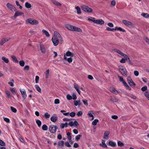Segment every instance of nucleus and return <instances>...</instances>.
<instances>
[{
    "instance_id": "4be33fe9",
    "label": "nucleus",
    "mask_w": 149,
    "mask_h": 149,
    "mask_svg": "<svg viewBox=\"0 0 149 149\" xmlns=\"http://www.w3.org/2000/svg\"><path fill=\"white\" fill-rule=\"evenodd\" d=\"M109 90L111 92L117 95L118 93V91L114 88H111Z\"/></svg>"
},
{
    "instance_id": "4c0bfd02",
    "label": "nucleus",
    "mask_w": 149,
    "mask_h": 149,
    "mask_svg": "<svg viewBox=\"0 0 149 149\" xmlns=\"http://www.w3.org/2000/svg\"><path fill=\"white\" fill-rule=\"evenodd\" d=\"M2 59L6 63H8L9 62V60L8 58L3 56L2 58Z\"/></svg>"
},
{
    "instance_id": "4468645a",
    "label": "nucleus",
    "mask_w": 149,
    "mask_h": 149,
    "mask_svg": "<svg viewBox=\"0 0 149 149\" xmlns=\"http://www.w3.org/2000/svg\"><path fill=\"white\" fill-rule=\"evenodd\" d=\"M74 87L78 92L79 95H80L81 91L79 90V87L77 84L75 83L74 84Z\"/></svg>"
},
{
    "instance_id": "338daca9",
    "label": "nucleus",
    "mask_w": 149,
    "mask_h": 149,
    "mask_svg": "<svg viewBox=\"0 0 149 149\" xmlns=\"http://www.w3.org/2000/svg\"><path fill=\"white\" fill-rule=\"evenodd\" d=\"M39 79V77L38 76H36L35 81H36V83L37 84L38 83Z\"/></svg>"
},
{
    "instance_id": "6ab92c4d",
    "label": "nucleus",
    "mask_w": 149,
    "mask_h": 149,
    "mask_svg": "<svg viewBox=\"0 0 149 149\" xmlns=\"http://www.w3.org/2000/svg\"><path fill=\"white\" fill-rule=\"evenodd\" d=\"M23 14L24 13L22 12L16 11L14 17L15 18H16L17 16L21 15Z\"/></svg>"
},
{
    "instance_id": "0eeeda50",
    "label": "nucleus",
    "mask_w": 149,
    "mask_h": 149,
    "mask_svg": "<svg viewBox=\"0 0 149 149\" xmlns=\"http://www.w3.org/2000/svg\"><path fill=\"white\" fill-rule=\"evenodd\" d=\"M6 6L8 8L10 9L12 11H16L17 10L15 7L10 3H7L6 4Z\"/></svg>"
},
{
    "instance_id": "e2e57ef3",
    "label": "nucleus",
    "mask_w": 149,
    "mask_h": 149,
    "mask_svg": "<svg viewBox=\"0 0 149 149\" xmlns=\"http://www.w3.org/2000/svg\"><path fill=\"white\" fill-rule=\"evenodd\" d=\"M75 113L74 112H72L70 113H69V115L70 116L72 117H74L75 115Z\"/></svg>"
},
{
    "instance_id": "e433bc0d",
    "label": "nucleus",
    "mask_w": 149,
    "mask_h": 149,
    "mask_svg": "<svg viewBox=\"0 0 149 149\" xmlns=\"http://www.w3.org/2000/svg\"><path fill=\"white\" fill-rule=\"evenodd\" d=\"M49 69H48L46 71V72L45 73V78L48 79L49 77Z\"/></svg>"
},
{
    "instance_id": "39448f33",
    "label": "nucleus",
    "mask_w": 149,
    "mask_h": 149,
    "mask_svg": "<svg viewBox=\"0 0 149 149\" xmlns=\"http://www.w3.org/2000/svg\"><path fill=\"white\" fill-rule=\"evenodd\" d=\"M81 8L82 10L85 12L91 13L93 11V10L91 8L86 6L83 5L81 6Z\"/></svg>"
},
{
    "instance_id": "bf43d9fd",
    "label": "nucleus",
    "mask_w": 149,
    "mask_h": 149,
    "mask_svg": "<svg viewBox=\"0 0 149 149\" xmlns=\"http://www.w3.org/2000/svg\"><path fill=\"white\" fill-rule=\"evenodd\" d=\"M10 109L14 113H16L17 111L16 109L13 107H10Z\"/></svg>"
},
{
    "instance_id": "79ce46f5",
    "label": "nucleus",
    "mask_w": 149,
    "mask_h": 149,
    "mask_svg": "<svg viewBox=\"0 0 149 149\" xmlns=\"http://www.w3.org/2000/svg\"><path fill=\"white\" fill-rule=\"evenodd\" d=\"M61 112L63 113V115L65 116H68L69 115V113H65V111L64 110H61Z\"/></svg>"
},
{
    "instance_id": "a18cd8bd",
    "label": "nucleus",
    "mask_w": 149,
    "mask_h": 149,
    "mask_svg": "<svg viewBox=\"0 0 149 149\" xmlns=\"http://www.w3.org/2000/svg\"><path fill=\"white\" fill-rule=\"evenodd\" d=\"M44 116L47 119L49 118L50 116V115L48 113L46 112L45 113Z\"/></svg>"
},
{
    "instance_id": "c756f323",
    "label": "nucleus",
    "mask_w": 149,
    "mask_h": 149,
    "mask_svg": "<svg viewBox=\"0 0 149 149\" xmlns=\"http://www.w3.org/2000/svg\"><path fill=\"white\" fill-rule=\"evenodd\" d=\"M73 26L68 24L65 25V27L68 30L71 31H72Z\"/></svg>"
},
{
    "instance_id": "58836bf2",
    "label": "nucleus",
    "mask_w": 149,
    "mask_h": 149,
    "mask_svg": "<svg viewBox=\"0 0 149 149\" xmlns=\"http://www.w3.org/2000/svg\"><path fill=\"white\" fill-rule=\"evenodd\" d=\"M64 142L63 141H60L58 143V146H62L64 145Z\"/></svg>"
},
{
    "instance_id": "0e129e2a",
    "label": "nucleus",
    "mask_w": 149,
    "mask_h": 149,
    "mask_svg": "<svg viewBox=\"0 0 149 149\" xmlns=\"http://www.w3.org/2000/svg\"><path fill=\"white\" fill-rule=\"evenodd\" d=\"M147 87L146 86H144L141 88V90L143 91H145L147 89Z\"/></svg>"
},
{
    "instance_id": "5fc2aeb1",
    "label": "nucleus",
    "mask_w": 149,
    "mask_h": 149,
    "mask_svg": "<svg viewBox=\"0 0 149 149\" xmlns=\"http://www.w3.org/2000/svg\"><path fill=\"white\" fill-rule=\"evenodd\" d=\"M72 99L74 100H76L77 98L76 94L75 93H73L72 95Z\"/></svg>"
},
{
    "instance_id": "20e7f679",
    "label": "nucleus",
    "mask_w": 149,
    "mask_h": 149,
    "mask_svg": "<svg viewBox=\"0 0 149 149\" xmlns=\"http://www.w3.org/2000/svg\"><path fill=\"white\" fill-rule=\"evenodd\" d=\"M58 129V127L57 126H54L53 125H51L49 127V130L52 133H54L56 132Z\"/></svg>"
},
{
    "instance_id": "69168bd1",
    "label": "nucleus",
    "mask_w": 149,
    "mask_h": 149,
    "mask_svg": "<svg viewBox=\"0 0 149 149\" xmlns=\"http://www.w3.org/2000/svg\"><path fill=\"white\" fill-rule=\"evenodd\" d=\"M3 118L4 120L6 122L8 123H9L10 122V120L9 118L5 117H3Z\"/></svg>"
},
{
    "instance_id": "393cba45",
    "label": "nucleus",
    "mask_w": 149,
    "mask_h": 149,
    "mask_svg": "<svg viewBox=\"0 0 149 149\" xmlns=\"http://www.w3.org/2000/svg\"><path fill=\"white\" fill-rule=\"evenodd\" d=\"M117 30L123 32H125V29H123L120 27H116L115 28V31Z\"/></svg>"
},
{
    "instance_id": "423d86ee",
    "label": "nucleus",
    "mask_w": 149,
    "mask_h": 149,
    "mask_svg": "<svg viewBox=\"0 0 149 149\" xmlns=\"http://www.w3.org/2000/svg\"><path fill=\"white\" fill-rule=\"evenodd\" d=\"M122 22L124 24L127 26L132 27L133 26L132 23L128 20L123 19V20Z\"/></svg>"
},
{
    "instance_id": "7c9ffc66",
    "label": "nucleus",
    "mask_w": 149,
    "mask_h": 149,
    "mask_svg": "<svg viewBox=\"0 0 149 149\" xmlns=\"http://www.w3.org/2000/svg\"><path fill=\"white\" fill-rule=\"evenodd\" d=\"M126 58V61H127L128 64L131 65H133V63L131 61L129 56H127Z\"/></svg>"
},
{
    "instance_id": "dca6fc26",
    "label": "nucleus",
    "mask_w": 149,
    "mask_h": 149,
    "mask_svg": "<svg viewBox=\"0 0 149 149\" xmlns=\"http://www.w3.org/2000/svg\"><path fill=\"white\" fill-rule=\"evenodd\" d=\"M10 38H2L0 42V45H3L6 42H7L8 41L10 40Z\"/></svg>"
},
{
    "instance_id": "9b49d317",
    "label": "nucleus",
    "mask_w": 149,
    "mask_h": 149,
    "mask_svg": "<svg viewBox=\"0 0 149 149\" xmlns=\"http://www.w3.org/2000/svg\"><path fill=\"white\" fill-rule=\"evenodd\" d=\"M104 21L102 19H98L95 20V23L100 25H102L104 24Z\"/></svg>"
},
{
    "instance_id": "3c124183",
    "label": "nucleus",
    "mask_w": 149,
    "mask_h": 149,
    "mask_svg": "<svg viewBox=\"0 0 149 149\" xmlns=\"http://www.w3.org/2000/svg\"><path fill=\"white\" fill-rule=\"evenodd\" d=\"M83 113L82 111H79L77 113V115L78 117H80L82 116Z\"/></svg>"
},
{
    "instance_id": "2f4dec72",
    "label": "nucleus",
    "mask_w": 149,
    "mask_h": 149,
    "mask_svg": "<svg viewBox=\"0 0 149 149\" xmlns=\"http://www.w3.org/2000/svg\"><path fill=\"white\" fill-rule=\"evenodd\" d=\"M62 37L61 36L57 31H55L54 32V35L53 37Z\"/></svg>"
},
{
    "instance_id": "f704fd0d",
    "label": "nucleus",
    "mask_w": 149,
    "mask_h": 149,
    "mask_svg": "<svg viewBox=\"0 0 149 149\" xmlns=\"http://www.w3.org/2000/svg\"><path fill=\"white\" fill-rule=\"evenodd\" d=\"M128 84H129L130 86L132 87H134L135 86V84L134 83L132 80L130 82H129V83H128Z\"/></svg>"
},
{
    "instance_id": "cd10ccee",
    "label": "nucleus",
    "mask_w": 149,
    "mask_h": 149,
    "mask_svg": "<svg viewBox=\"0 0 149 149\" xmlns=\"http://www.w3.org/2000/svg\"><path fill=\"white\" fill-rule=\"evenodd\" d=\"M11 58H12V60L15 63H18V61L17 59L16 58L14 55H12L11 56Z\"/></svg>"
},
{
    "instance_id": "72a5a7b5",
    "label": "nucleus",
    "mask_w": 149,
    "mask_h": 149,
    "mask_svg": "<svg viewBox=\"0 0 149 149\" xmlns=\"http://www.w3.org/2000/svg\"><path fill=\"white\" fill-rule=\"evenodd\" d=\"M35 87L38 92L40 93L41 92V89L38 85H35Z\"/></svg>"
},
{
    "instance_id": "37998d69",
    "label": "nucleus",
    "mask_w": 149,
    "mask_h": 149,
    "mask_svg": "<svg viewBox=\"0 0 149 149\" xmlns=\"http://www.w3.org/2000/svg\"><path fill=\"white\" fill-rule=\"evenodd\" d=\"M42 129L44 131L47 130L48 129V127L46 125L44 124L42 127Z\"/></svg>"
},
{
    "instance_id": "b1692460",
    "label": "nucleus",
    "mask_w": 149,
    "mask_h": 149,
    "mask_svg": "<svg viewBox=\"0 0 149 149\" xmlns=\"http://www.w3.org/2000/svg\"><path fill=\"white\" fill-rule=\"evenodd\" d=\"M42 32L47 37H49L50 36V35L49 33L46 30L43 29L42 30Z\"/></svg>"
},
{
    "instance_id": "8fccbe9b",
    "label": "nucleus",
    "mask_w": 149,
    "mask_h": 149,
    "mask_svg": "<svg viewBox=\"0 0 149 149\" xmlns=\"http://www.w3.org/2000/svg\"><path fill=\"white\" fill-rule=\"evenodd\" d=\"M36 123L39 127H40L41 125V122L39 120H37L36 121Z\"/></svg>"
},
{
    "instance_id": "6e6d98bb",
    "label": "nucleus",
    "mask_w": 149,
    "mask_h": 149,
    "mask_svg": "<svg viewBox=\"0 0 149 149\" xmlns=\"http://www.w3.org/2000/svg\"><path fill=\"white\" fill-rule=\"evenodd\" d=\"M118 77L119 78V81H121L122 82V83H123V82H124L125 81L123 79V77H122L120 76L119 75L118 76Z\"/></svg>"
},
{
    "instance_id": "49530a36",
    "label": "nucleus",
    "mask_w": 149,
    "mask_h": 149,
    "mask_svg": "<svg viewBox=\"0 0 149 149\" xmlns=\"http://www.w3.org/2000/svg\"><path fill=\"white\" fill-rule=\"evenodd\" d=\"M99 120L98 119H95L92 122V124L93 125H97V123L98 122Z\"/></svg>"
},
{
    "instance_id": "f8f14e48",
    "label": "nucleus",
    "mask_w": 149,
    "mask_h": 149,
    "mask_svg": "<svg viewBox=\"0 0 149 149\" xmlns=\"http://www.w3.org/2000/svg\"><path fill=\"white\" fill-rule=\"evenodd\" d=\"M74 105L76 106H78L79 107L81 104V101L80 100H74Z\"/></svg>"
},
{
    "instance_id": "6e6552de",
    "label": "nucleus",
    "mask_w": 149,
    "mask_h": 149,
    "mask_svg": "<svg viewBox=\"0 0 149 149\" xmlns=\"http://www.w3.org/2000/svg\"><path fill=\"white\" fill-rule=\"evenodd\" d=\"M19 90L22 95V97L24 99H25L27 97V95L26 93L25 90L24 89H20Z\"/></svg>"
},
{
    "instance_id": "1a4fd4ad",
    "label": "nucleus",
    "mask_w": 149,
    "mask_h": 149,
    "mask_svg": "<svg viewBox=\"0 0 149 149\" xmlns=\"http://www.w3.org/2000/svg\"><path fill=\"white\" fill-rule=\"evenodd\" d=\"M110 133L109 131H107L104 132V133L103 138L106 139H108L109 138V135Z\"/></svg>"
},
{
    "instance_id": "09e8293b",
    "label": "nucleus",
    "mask_w": 149,
    "mask_h": 149,
    "mask_svg": "<svg viewBox=\"0 0 149 149\" xmlns=\"http://www.w3.org/2000/svg\"><path fill=\"white\" fill-rule=\"evenodd\" d=\"M118 146L120 147H122L124 146V144L123 143L121 142L120 141H118Z\"/></svg>"
},
{
    "instance_id": "774afa93",
    "label": "nucleus",
    "mask_w": 149,
    "mask_h": 149,
    "mask_svg": "<svg viewBox=\"0 0 149 149\" xmlns=\"http://www.w3.org/2000/svg\"><path fill=\"white\" fill-rule=\"evenodd\" d=\"M82 101L85 105L87 106L88 105V101L87 100H83Z\"/></svg>"
},
{
    "instance_id": "c9c22d12",
    "label": "nucleus",
    "mask_w": 149,
    "mask_h": 149,
    "mask_svg": "<svg viewBox=\"0 0 149 149\" xmlns=\"http://www.w3.org/2000/svg\"><path fill=\"white\" fill-rule=\"evenodd\" d=\"M25 6L27 8H30L31 7V5L28 2L25 3Z\"/></svg>"
},
{
    "instance_id": "c85d7f7f",
    "label": "nucleus",
    "mask_w": 149,
    "mask_h": 149,
    "mask_svg": "<svg viewBox=\"0 0 149 149\" xmlns=\"http://www.w3.org/2000/svg\"><path fill=\"white\" fill-rule=\"evenodd\" d=\"M55 6H60L62 4L56 1V0L53 3Z\"/></svg>"
},
{
    "instance_id": "052dcab7",
    "label": "nucleus",
    "mask_w": 149,
    "mask_h": 149,
    "mask_svg": "<svg viewBox=\"0 0 149 149\" xmlns=\"http://www.w3.org/2000/svg\"><path fill=\"white\" fill-rule=\"evenodd\" d=\"M10 89L11 92H12V93L13 94H15V91L14 88H10Z\"/></svg>"
},
{
    "instance_id": "a878e982",
    "label": "nucleus",
    "mask_w": 149,
    "mask_h": 149,
    "mask_svg": "<svg viewBox=\"0 0 149 149\" xmlns=\"http://www.w3.org/2000/svg\"><path fill=\"white\" fill-rule=\"evenodd\" d=\"M75 9L77 11V13L78 14H81V13L80 8L79 6H76Z\"/></svg>"
},
{
    "instance_id": "864d4df0",
    "label": "nucleus",
    "mask_w": 149,
    "mask_h": 149,
    "mask_svg": "<svg viewBox=\"0 0 149 149\" xmlns=\"http://www.w3.org/2000/svg\"><path fill=\"white\" fill-rule=\"evenodd\" d=\"M82 136L81 135H78L75 137L76 140L77 141L79 140Z\"/></svg>"
},
{
    "instance_id": "412c9836",
    "label": "nucleus",
    "mask_w": 149,
    "mask_h": 149,
    "mask_svg": "<svg viewBox=\"0 0 149 149\" xmlns=\"http://www.w3.org/2000/svg\"><path fill=\"white\" fill-rule=\"evenodd\" d=\"M109 144L112 147H115L116 145V143L115 142L111 141H109Z\"/></svg>"
},
{
    "instance_id": "4d7b16f0",
    "label": "nucleus",
    "mask_w": 149,
    "mask_h": 149,
    "mask_svg": "<svg viewBox=\"0 0 149 149\" xmlns=\"http://www.w3.org/2000/svg\"><path fill=\"white\" fill-rule=\"evenodd\" d=\"M88 21H92V22H94V23H95V18L94 17H92L91 19L88 18Z\"/></svg>"
},
{
    "instance_id": "ddd939ff",
    "label": "nucleus",
    "mask_w": 149,
    "mask_h": 149,
    "mask_svg": "<svg viewBox=\"0 0 149 149\" xmlns=\"http://www.w3.org/2000/svg\"><path fill=\"white\" fill-rule=\"evenodd\" d=\"M72 31L79 32H81L82 31V30L80 28L76 27L74 26H73Z\"/></svg>"
},
{
    "instance_id": "f3484780",
    "label": "nucleus",
    "mask_w": 149,
    "mask_h": 149,
    "mask_svg": "<svg viewBox=\"0 0 149 149\" xmlns=\"http://www.w3.org/2000/svg\"><path fill=\"white\" fill-rule=\"evenodd\" d=\"M72 57H71L68 58H67L66 56H65V54L64 55V57L63 58V59L66 60L67 61L70 63H71L72 61Z\"/></svg>"
},
{
    "instance_id": "473e14b6",
    "label": "nucleus",
    "mask_w": 149,
    "mask_h": 149,
    "mask_svg": "<svg viewBox=\"0 0 149 149\" xmlns=\"http://www.w3.org/2000/svg\"><path fill=\"white\" fill-rule=\"evenodd\" d=\"M141 15L146 18H148L149 17V14L147 13H142Z\"/></svg>"
},
{
    "instance_id": "603ef678",
    "label": "nucleus",
    "mask_w": 149,
    "mask_h": 149,
    "mask_svg": "<svg viewBox=\"0 0 149 149\" xmlns=\"http://www.w3.org/2000/svg\"><path fill=\"white\" fill-rule=\"evenodd\" d=\"M66 98L68 100H70L72 99V97L70 94H68L66 96Z\"/></svg>"
},
{
    "instance_id": "7ed1b4c3",
    "label": "nucleus",
    "mask_w": 149,
    "mask_h": 149,
    "mask_svg": "<svg viewBox=\"0 0 149 149\" xmlns=\"http://www.w3.org/2000/svg\"><path fill=\"white\" fill-rule=\"evenodd\" d=\"M119 70L121 74L124 76L127 77V74L126 69L123 66H120L119 68Z\"/></svg>"
},
{
    "instance_id": "a211bd4d",
    "label": "nucleus",
    "mask_w": 149,
    "mask_h": 149,
    "mask_svg": "<svg viewBox=\"0 0 149 149\" xmlns=\"http://www.w3.org/2000/svg\"><path fill=\"white\" fill-rule=\"evenodd\" d=\"M40 50L42 52V53H45L46 52V50L43 45L42 44H40Z\"/></svg>"
},
{
    "instance_id": "f03ea898",
    "label": "nucleus",
    "mask_w": 149,
    "mask_h": 149,
    "mask_svg": "<svg viewBox=\"0 0 149 149\" xmlns=\"http://www.w3.org/2000/svg\"><path fill=\"white\" fill-rule=\"evenodd\" d=\"M26 23L27 24H30L32 25H37L39 23L38 21L32 18L26 19Z\"/></svg>"
},
{
    "instance_id": "680f3d73",
    "label": "nucleus",
    "mask_w": 149,
    "mask_h": 149,
    "mask_svg": "<svg viewBox=\"0 0 149 149\" xmlns=\"http://www.w3.org/2000/svg\"><path fill=\"white\" fill-rule=\"evenodd\" d=\"M111 101L114 102H116L118 101V99L116 97H114L111 99Z\"/></svg>"
},
{
    "instance_id": "5701e85b",
    "label": "nucleus",
    "mask_w": 149,
    "mask_h": 149,
    "mask_svg": "<svg viewBox=\"0 0 149 149\" xmlns=\"http://www.w3.org/2000/svg\"><path fill=\"white\" fill-rule=\"evenodd\" d=\"M65 55L66 56H71V57H73L74 56L73 54L70 51L67 52Z\"/></svg>"
},
{
    "instance_id": "f257e3e1",
    "label": "nucleus",
    "mask_w": 149,
    "mask_h": 149,
    "mask_svg": "<svg viewBox=\"0 0 149 149\" xmlns=\"http://www.w3.org/2000/svg\"><path fill=\"white\" fill-rule=\"evenodd\" d=\"M52 40L55 46H56L60 43L62 44L63 42V40L62 37H53L52 39Z\"/></svg>"
},
{
    "instance_id": "de8ad7c7",
    "label": "nucleus",
    "mask_w": 149,
    "mask_h": 149,
    "mask_svg": "<svg viewBox=\"0 0 149 149\" xmlns=\"http://www.w3.org/2000/svg\"><path fill=\"white\" fill-rule=\"evenodd\" d=\"M106 29L107 31H115V28L111 29L109 27H107Z\"/></svg>"
},
{
    "instance_id": "13d9d810",
    "label": "nucleus",
    "mask_w": 149,
    "mask_h": 149,
    "mask_svg": "<svg viewBox=\"0 0 149 149\" xmlns=\"http://www.w3.org/2000/svg\"><path fill=\"white\" fill-rule=\"evenodd\" d=\"M129 96L131 98L134 99H136V97L132 94H130Z\"/></svg>"
},
{
    "instance_id": "2eb2a0df",
    "label": "nucleus",
    "mask_w": 149,
    "mask_h": 149,
    "mask_svg": "<svg viewBox=\"0 0 149 149\" xmlns=\"http://www.w3.org/2000/svg\"><path fill=\"white\" fill-rule=\"evenodd\" d=\"M58 119V117L56 114H54L53 116H52L51 118V120L53 122H56Z\"/></svg>"
},
{
    "instance_id": "ea45409f",
    "label": "nucleus",
    "mask_w": 149,
    "mask_h": 149,
    "mask_svg": "<svg viewBox=\"0 0 149 149\" xmlns=\"http://www.w3.org/2000/svg\"><path fill=\"white\" fill-rule=\"evenodd\" d=\"M93 111H89L88 113V115L90 117H93Z\"/></svg>"
},
{
    "instance_id": "bb28decb",
    "label": "nucleus",
    "mask_w": 149,
    "mask_h": 149,
    "mask_svg": "<svg viewBox=\"0 0 149 149\" xmlns=\"http://www.w3.org/2000/svg\"><path fill=\"white\" fill-rule=\"evenodd\" d=\"M127 55L126 54L123 56L125 58H122L120 61V63H125L126 61V57L127 56Z\"/></svg>"
},
{
    "instance_id": "9d476101",
    "label": "nucleus",
    "mask_w": 149,
    "mask_h": 149,
    "mask_svg": "<svg viewBox=\"0 0 149 149\" xmlns=\"http://www.w3.org/2000/svg\"><path fill=\"white\" fill-rule=\"evenodd\" d=\"M114 52L117 53H118L121 56H123L124 55H126V54L123 53L122 52H121L119 50L117 49H113L112 50Z\"/></svg>"
},
{
    "instance_id": "aec40b11",
    "label": "nucleus",
    "mask_w": 149,
    "mask_h": 149,
    "mask_svg": "<svg viewBox=\"0 0 149 149\" xmlns=\"http://www.w3.org/2000/svg\"><path fill=\"white\" fill-rule=\"evenodd\" d=\"M100 145L104 148H107V146L105 143V141L103 140H102V143L100 144Z\"/></svg>"
},
{
    "instance_id": "c03bdc74",
    "label": "nucleus",
    "mask_w": 149,
    "mask_h": 149,
    "mask_svg": "<svg viewBox=\"0 0 149 149\" xmlns=\"http://www.w3.org/2000/svg\"><path fill=\"white\" fill-rule=\"evenodd\" d=\"M19 65L21 66H24L25 64V62L23 60H21L19 62Z\"/></svg>"
},
{
    "instance_id": "a19ab883",
    "label": "nucleus",
    "mask_w": 149,
    "mask_h": 149,
    "mask_svg": "<svg viewBox=\"0 0 149 149\" xmlns=\"http://www.w3.org/2000/svg\"><path fill=\"white\" fill-rule=\"evenodd\" d=\"M144 95L148 100L149 101V92L148 91H146L144 93Z\"/></svg>"
}]
</instances>
